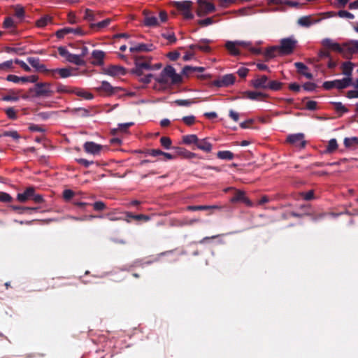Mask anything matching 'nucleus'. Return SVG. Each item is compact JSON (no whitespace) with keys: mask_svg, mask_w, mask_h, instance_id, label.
<instances>
[{"mask_svg":"<svg viewBox=\"0 0 358 358\" xmlns=\"http://www.w3.org/2000/svg\"><path fill=\"white\" fill-rule=\"evenodd\" d=\"M157 84L155 85L156 90H164L172 84L178 83L181 81V76L176 73V70L171 66L164 69L160 75L155 78Z\"/></svg>","mask_w":358,"mask_h":358,"instance_id":"nucleus-1","label":"nucleus"},{"mask_svg":"<svg viewBox=\"0 0 358 358\" xmlns=\"http://www.w3.org/2000/svg\"><path fill=\"white\" fill-rule=\"evenodd\" d=\"M296 43L297 41L294 37H289L282 39L279 46H273L266 50L265 53L266 59H269L275 57L277 52L281 55L291 54L295 48Z\"/></svg>","mask_w":358,"mask_h":358,"instance_id":"nucleus-2","label":"nucleus"},{"mask_svg":"<svg viewBox=\"0 0 358 358\" xmlns=\"http://www.w3.org/2000/svg\"><path fill=\"white\" fill-rule=\"evenodd\" d=\"M172 5L178 9L186 20H192L194 15L192 11L193 3L191 1H173Z\"/></svg>","mask_w":358,"mask_h":358,"instance_id":"nucleus-3","label":"nucleus"},{"mask_svg":"<svg viewBox=\"0 0 358 358\" xmlns=\"http://www.w3.org/2000/svg\"><path fill=\"white\" fill-rule=\"evenodd\" d=\"M30 92L36 97H49L54 93L50 83H38L30 89Z\"/></svg>","mask_w":358,"mask_h":358,"instance_id":"nucleus-4","label":"nucleus"},{"mask_svg":"<svg viewBox=\"0 0 358 358\" xmlns=\"http://www.w3.org/2000/svg\"><path fill=\"white\" fill-rule=\"evenodd\" d=\"M144 24L147 27L159 26L162 23L165 22L168 18L167 13L164 10L160 11L159 17L147 12H144Z\"/></svg>","mask_w":358,"mask_h":358,"instance_id":"nucleus-5","label":"nucleus"},{"mask_svg":"<svg viewBox=\"0 0 358 358\" xmlns=\"http://www.w3.org/2000/svg\"><path fill=\"white\" fill-rule=\"evenodd\" d=\"M196 3L198 4V7L196 13L199 17H203L214 12L216 9L214 4L207 0H196Z\"/></svg>","mask_w":358,"mask_h":358,"instance_id":"nucleus-6","label":"nucleus"},{"mask_svg":"<svg viewBox=\"0 0 358 358\" xmlns=\"http://www.w3.org/2000/svg\"><path fill=\"white\" fill-rule=\"evenodd\" d=\"M351 85V78H344L341 80H334L327 81L323 83V87L326 90L332 88L343 89Z\"/></svg>","mask_w":358,"mask_h":358,"instance_id":"nucleus-7","label":"nucleus"},{"mask_svg":"<svg viewBox=\"0 0 358 358\" xmlns=\"http://www.w3.org/2000/svg\"><path fill=\"white\" fill-rule=\"evenodd\" d=\"M59 54L64 57L68 62L75 64L76 65H80L83 64V59L82 56L78 55H73L70 53L68 50L64 47H59L58 48Z\"/></svg>","mask_w":358,"mask_h":358,"instance_id":"nucleus-8","label":"nucleus"},{"mask_svg":"<svg viewBox=\"0 0 358 358\" xmlns=\"http://www.w3.org/2000/svg\"><path fill=\"white\" fill-rule=\"evenodd\" d=\"M152 65L148 61H145L142 59H137L135 62V68L133 72L138 76H142L143 70H152Z\"/></svg>","mask_w":358,"mask_h":358,"instance_id":"nucleus-9","label":"nucleus"},{"mask_svg":"<svg viewBox=\"0 0 358 358\" xmlns=\"http://www.w3.org/2000/svg\"><path fill=\"white\" fill-rule=\"evenodd\" d=\"M85 151L92 155H98L101 153L104 146L92 141H87L83 145Z\"/></svg>","mask_w":358,"mask_h":358,"instance_id":"nucleus-10","label":"nucleus"},{"mask_svg":"<svg viewBox=\"0 0 358 358\" xmlns=\"http://www.w3.org/2000/svg\"><path fill=\"white\" fill-rule=\"evenodd\" d=\"M287 140L289 143L299 148H303L305 145L304 136L303 134L289 135Z\"/></svg>","mask_w":358,"mask_h":358,"instance_id":"nucleus-11","label":"nucleus"},{"mask_svg":"<svg viewBox=\"0 0 358 358\" xmlns=\"http://www.w3.org/2000/svg\"><path fill=\"white\" fill-rule=\"evenodd\" d=\"M235 78L232 74H227L214 81V85L217 87H227L234 83Z\"/></svg>","mask_w":358,"mask_h":358,"instance_id":"nucleus-12","label":"nucleus"},{"mask_svg":"<svg viewBox=\"0 0 358 358\" xmlns=\"http://www.w3.org/2000/svg\"><path fill=\"white\" fill-rule=\"evenodd\" d=\"M321 20L320 17H315L310 15L303 16L298 19L297 23L301 27H308L312 24L320 22Z\"/></svg>","mask_w":358,"mask_h":358,"instance_id":"nucleus-13","label":"nucleus"},{"mask_svg":"<svg viewBox=\"0 0 358 358\" xmlns=\"http://www.w3.org/2000/svg\"><path fill=\"white\" fill-rule=\"evenodd\" d=\"M322 44L324 47L329 48L334 51L344 53V48L341 46L338 43L334 42L330 38H324L322 41Z\"/></svg>","mask_w":358,"mask_h":358,"instance_id":"nucleus-14","label":"nucleus"},{"mask_svg":"<svg viewBox=\"0 0 358 358\" xmlns=\"http://www.w3.org/2000/svg\"><path fill=\"white\" fill-rule=\"evenodd\" d=\"M118 88L113 87L108 82L102 81L101 85L96 87L99 92L105 93L106 95H111L117 91Z\"/></svg>","mask_w":358,"mask_h":358,"instance_id":"nucleus-15","label":"nucleus"},{"mask_svg":"<svg viewBox=\"0 0 358 358\" xmlns=\"http://www.w3.org/2000/svg\"><path fill=\"white\" fill-rule=\"evenodd\" d=\"M104 73L110 76H122L125 74V69L121 66H110L106 68Z\"/></svg>","mask_w":358,"mask_h":358,"instance_id":"nucleus-16","label":"nucleus"},{"mask_svg":"<svg viewBox=\"0 0 358 358\" xmlns=\"http://www.w3.org/2000/svg\"><path fill=\"white\" fill-rule=\"evenodd\" d=\"M268 79L266 76H261L252 80V85L255 88L267 89Z\"/></svg>","mask_w":358,"mask_h":358,"instance_id":"nucleus-17","label":"nucleus"},{"mask_svg":"<svg viewBox=\"0 0 358 358\" xmlns=\"http://www.w3.org/2000/svg\"><path fill=\"white\" fill-rule=\"evenodd\" d=\"M28 62L37 71L41 72H48L50 71L45 67V66L41 63V61L38 58L36 57H29L27 59Z\"/></svg>","mask_w":358,"mask_h":358,"instance_id":"nucleus-18","label":"nucleus"},{"mask_svg":"<svg viewBox=\"0 0 358 358\" xmlns=\"http://www.w3.org/2000/svg\"><path fill=\"white\" fill-rule=\"evenodd\" d=\"M231 202L235 203L238 201H241L245 203L248 206H251L252 203L250 201V200L245 196L244 192H242L241 190L236 191V193L235 196L231 199Z\"/></svg>","mask_w":358,"mask_h":358,"instance_id":"nucleus-19","label":"nucleus"},{"mask_svg":"<svg viewBox=\"0 0 358 358\" xmlns=\"http://www.w3.org/2000/svg\"><path fill=\"white\" fill-rule=\"evenodd\" d=\"M198 149L206 152H210L212 150V145L206 138L199 139L196 143Z\"/></svg>","mask_w":358,"mask_h":358,"instance_id":"nucleus-20","label":"nucleus"},{"mask_svg":"<svg viewBox=\"0 0 358 358\" xmlns=\"http://www.w3.org/2000/svg\"><path fill=\"white\" fill-rule=\"evenodd\" d=\"M226 48L230 52L231 55L234 56H237L241 54V52L238 49V45L236 43V41H228L225 44Z\"/></svg>","mask_w":358,"mask_h":358,"instance_id":"nucleus-21","label":"nucleus"},{"mask_svg":"<svg viewBox=\"0 0 358 358\" xmlns=\"http://www.w3.org/2000/svg\"><path fill=\"white\" fill-rule=\"evenodd\" d=\"M33 193H34V189L29 187L23 193L17 194V200L20 202H25L28 199H31Z\"/></svg>","mask_w":358,"mask_h":358,"instance_id":"nucleus-22","label":"nucleus"},{"mask_svg":"<svg viewBox=\"0 0 358 358\" xmlns=\"http://www.w3.org/2000/svg\"><path fill=\"white\" fill-rule=\"evenodd\" d=\"M344 52L348 51L350 53L358 52V41H351L343 45Z\"/></svg>","mask_w":358,"mask_h":358,"instance_id":"nucleus-23","label":"nucleus"},{"mask_svg":"<svg viewBox=\"0 0 358 358\" xmlns=\"http://www.w3.org/2000/svg\"><path fill=\"white\" fill-rule=\"evenodd\" d=\"M92 56L94 59L92 63L95 65H101L103 63L105 53L101 50H94L92 53Z\"/></svg>","mask_w":358,"mask_h":358,"instance_id":"nucleus-24","label":"nucleus"},{"mask_svg":"<svg viewBox=\"0 0 358 358\" xmlns=\"http://www.w3.org/2000/svg\"><path fill=\"white\" fill-rule=\"evenodd\" d=\"M294 65L298 71L301 74L303 75L306 78L308 79H311L313 78L312 73L308 72V67L305 64L301 62H296Z\"/></svg>","mask_w":358,"mask_h":358,"instance_id":"nucleus-25","label":"nucleus"},{"mask_svg":"<svg viewBox=\"0 0 358 358\" xmlns=\"http://www.w3.org/2000/svg\"><path fill=\"white\" fill-rule=\"evenodd\" d=\"M152 45H148L146 44L141 43L131 46L129 48L130 52H147L152 50Z\"/></svg>","mask_w":358,"mask_h":358,"instance_id":"nucleus-26","label":"nucleus"},{"mask_svg":"<svg viewBox=\"0 0 358 358\" xmlns=\"http://www.w3.org/2000/svg\"><path fill=\"white\" fill-rule=\"evenodd\" d=\"M72 94H75L77 96L87 100L92 99L93 98V95L91 93L80 88H73Z\"/></svg>","mask_w":358,"mask_h":358,"instance_id":"nucleus-27","label":"nucleus"},{"mask_svg":"<svg viewBox=\"0 0 358 358\" xmlns=\"http://www.w3.org/2000/svg\"><path fill=\"white\" fill-rule=\"evenodd\" d=\"M52 73H58L61 78H66L72 75L71 69L68 68L56 69L50 71Z\"/></svg>","mask_w":358,"mask_h":358,"instance_id":"nucleus-28","label":"nucleus"},{"mask_svg":"<svg viewBox=\"0 0 358 358\" xmlns=\"http://www.w3.org/2000/svg\"><path fill=\"white\" fill-rule=\"evenodd\" d=\"M198 137L195 134L185 135L182 136V143L186 145L194 144L196 145Z\"/></svg>","mask_w":358,"mask_h":358,"instance_id":"nucleus-29","label":"nucleus"},{"mask_svg":"<svg viewBox=\"0 0 358 358\" xmlns=\"http://www.w3.org/2000/svg\"><path fill=\"white\" fill-rule=\"evenodd\" d=\"M353 66L354 64L350 62H345L343 64V73L347 76L346 78H351Z\"/></svg>","mask_w":358,"mask_h":358,"instance_id":"nucleus-30","label":"nucleus"},{"mask_svg":"<svg viewBox=\"0 0 358 358\" xmlns=\"http://www.w3.org/2000/svg\"><path fill=\"white\" fill-rule=\"evenodd\" d=\"M52 18L48 15L43 16L38 20L36 24L38 27L43 28L51 22Z\"/></svg>","mask_w":358,"mask_h":358,"instance_id":"nucleus-31","label":"nucleus"},{"mask_svg":"<svg viewBox=\"0 0 358 358\" xmlns=\"http://www.w3.org/2000/svg\"><path fill=\"white\" fill-rule=\"evenodd\" d=\"M217 156L221 159L231 160L234 158V154L228 150L220 151L217 152Z\"/></svg>","mask_w":358,"mask_h":358,"instance_id":"nucleus-32","label":"nucleus"},{"mask_svg":"<svg viewBox=\"0 0 358 358\" xmlns=\"http://www.w3.org/2000/svg\"><path fill=\"white\" fill-rule=\"evenodd\" d=\"M344 145L346 148H352L358 145V138L350 137L344 139Z\"/></svg>","mask_w":358,"mask_h":358,"instance_id":"nucleus-33","label":"nucleus"},{"mask_svg":"<svg viewBox=\"0 0 358 358\" xmlns=\"http://www.w3.org/2000/svg\"><path fill=\"white\" fill-rule=\"evenodd\" d=\"M111 20L109 18H107L101 22H99L98 23L92 24L91 27L93 29H96L98 30L103 29L104 27H106L110 23Z\"/></svg>","mask_w":358,"mask_h":358,"instance_id":"nucleus-34","label":"nucleus"},{"mask_svg":"<svg viewBox=\"0 0 358 358\" xmlns=\"http://www.w3.org/2000/svg\"><path fill=\"white\" fill-rule=\"evenodd\" d=\"M13 68V60H8L0 64V71H6Z\"/></svg>","mask_w":358,"mask_h":358,"instance_id":"nucleus-35","label":"nucleus"},{"mask_svg":"<svg viewBox=\"0 0 358 358\" xmlns=\"http://www.w3.org/2000/svg\"><path fill=\"white\" fill-rule=\"evenodd\" d=\"M57 92L59 93L72 94L73 88H71L69 86L59 84L57 87Z\"/></svg>","mask_w":358,"mask_h":358,"instance_id":"nucleus-36","label":"nucleus"},{"mask_svg":"<svg viewBox=\"0 0 358 358\" xmlns=\"http://www.w3.org/2000/svg\"><path fill=\"white\" fill-rule=\"evenodd\" d=\"M282 84L281 83L276 81V80H272L269 81L268 83V87L267 89H270L272 90H278L281 88Z\"/></svg>","mask_w":358,"mask_h":358,"instance_id":"nucleus-37","label":"nucleus"},{"mask_svg":"<svg viewBox=\"0 0 358 358\" xmlns=\"http://www.w3.org/2000/svg\"><path fill=\"white\" fill-rule=\"evenodd\" d=\"M237 13L239 15L244 16L252 15L255 12L253 10V8L252 7H246L239 9L238 10H237Z\"/></svg>","mask_w":358,"mask_h":358,"instance_id":"nucleus-38","label":"nucleus"},{"mask_svg":"<svg viewBox=\"0 0 358 358\" xmlns=\"http://www.w3.org/2000/svg\"><path fill=\"white\" fill-rule=\"evenodd\" d=\"M337 147L338 144L336 140L333 138L329 141L327 150L329 152H331L334 151L337 148Z\"/></svg>","mask_w":358,"mask_h":358,"instance_id":"nucleus-39","label":"nucleus"},{"mask_svg":"<svg viewBox=\"0 0 358 358\" xmlns=\"http://www.w3.org/2000/svg\"><path fill=\"white\" fill-rule=\"evenodd\" d=\"M334 105V108L336 110L337 112H339L341 113H344L348 111V109L345 108L344 105H343L341 102H334L333 103Z\"/></svg>","mask_w":358,"mask_h":358,"instance_id":"nucleus-40","label":"nucleus"},{"mask_svg":"<svg viewBox=\"0 0 358 358\" xmlns=\"http://www.w3.org/2000/svg\"><path fill=\"white\" fill-rule=\"evenodd\" d=\"M162 145L166 149H169L171 145V140L169 137L163 136L160 139Z\"/></svg>","mask_w":358,"mask_h":358,"instance_id":"nucleus-41","label":"nucleus"},{"mask_svg":"<svg viewBox=\"0 0 358 358\" xmlns=\"http://www.w3.org/2000/svg\"><path fill=\"white\" fill-rule=\"evenodd\" d=\"M66 29L68 30V34L73 33L76 35H80V36L85 34V31L80 27H77V28L66 27Z\"/></svg>","mask_w":358,"mask_h":358,"instance_id":"nucleus-42","label":"nucleus"},{"mask_svg":"<svg viewBox=\"0 0 358 358\" xmlns=\"http://www.w3.org/2000/svg\"><path fill=\"white\" fill-rule=\"evenodd\" d=\"M215 22L212 17H207L204 20H200L198 21V24L202 27H206L212 24Z\"/></svg>","mask_w":358,"mask_h":358,"instance_id":"nucleus-43","label":"nucleus"},{"mask_svg":"<svg viewBox=\"0 0 358 358\" xmlns=\"http://www.w3.org/2000/svg\"><path fill=\"white\" fill-rule=\"evenodd\" d=\"M182 120L184 123L188 126H190L195 122V117L194 115L185 116Z\"/></svg>","mask_w":358,"mask_h":358,"instance_id":"nucleus-44","label":"nucleus"},{"mask_svg":"<svg viewBox=\"0 0 358 358\" xmlns=\"http://www.w3.org/2000/svg\"><path fill=\"white\" fill-rule=\"evenodd\" d=\"M338 15L342 18L353 19L354 15L347 10H340L338 13Z\"/></svg>","mask_w":358,"mask_h":358,"instance_id":"nucleus-45","label":"nucleus"},{"mask_svg":"<svg viewBox=\"0 0 358 358\" xmlns=\"http://www.w3.org/2000/svg\"><path fill=\"white\" fill-rule=\"evenodd\" d=\"M3 27L6 29L13 28L15 27L14 20L10 17H8V18L5 19V20L3 22Z\"/></svg>","mask_w":358,"mask_h":358,"instance_id":"nucleus-46","label":"nucleus"},{"mask_svg":"<svg viewBox=\"0 0 358 358\" xmlns=\"http://www.w3.org/2000/svg\"><path fill=\"white\" fill-rule=\"evenodd\" d=\"M246 94L248 98L252 100L257 99L259 97L262 96V94L261 92H248Z\"/></svg>","mask_w":358,"mask_h":358,"instance_id":"nucleus-47","label":"nucleus"},{"mask_svg":"<svg viewBox=\"0 0 358 358\" xmlns=\"http://www.w3.org/2000/svg\"><path fill=\"white\" fill-rule=\"evenodd\" d=\"M1 136H10L14 139H18L20 138L16 131H5L1 134Z\"/></svg>","mask_w":358,"mask_h":358,"instance_id":"nucleus-48","label":"nucleus"},{"mask_svg":"<svg viewBox=\"0 0 358 358\" xmlns=\"http://www.w3.org/2000/svg\"><path fill=\"white\" fill-rule=\"evenodd\" d=\"M12 200V197L7 193L0 192V201L1 202H10Z\"/></svg>","mask_w":358,"mask_h":358,"instance_id":"nucleus-49","label":"nucleus"},{"mask_svg":"<svg viewBox=\"0 0 358 358\" xmlns=\"http://www.w3.org/2000/svg\"><path fill=\"white\" fill-rule=\"evenodd\" d=\"M15 62L19 64L24 71H30V67L24 62L19 59H15Z\"/></svg>","mask_w":358,"mask_h":358,"instance_id":"nucleus-50","label":"nucleus"},{"mask_svg":"<svg viewBox=\"0 0 358 358\" xmlns=\"http://www.w3.org/2000/svg\"><path fill=\"white\" fill-rule=\"evenodd\" d=\"M236 43L238 45V47H243L248 49L250 47L251 43L250 41H235Z\"/></svg>","mask_w":358,"mask_h":358,"instance_id":"nucleus-51","label":"nucleus"},{"mask_svg":"<svg viewBox=\"0 0 358 358\" xmlns=\"http://www.w3.org/2000/svg\"><path fill=\"white\" fill-rule=\"evenodd\" d=\"M306 107L308 110H315L317 108V102L315 101H308L306 103Z\"/></svg>","mask_w":358,"mask_h":358,"instance_id":"nucleus-52","label":"nucleus"},{"mask_svg":"<svg viewBox=\"0 0 358 358\" xmlns=\"http://www.w3.org/2000/svg\"><path fill=\"white\" fill-rule=\"evenodd\" d=\"M176 103L178 105V106H189L191 105V103H192L191 101L189 100H186V99H179V100H176Z\"/></svg>","mask_w":358,"mask_h":358,"instance_id":"nucleus-53","label":"nucleus"},{"mask_svg":"<svg viewBox=\"0 0 358 358\" xmlns=\"http://www.w3.org/2000/svg\"><path fill=\"white\" fill-rule=\"evenodd\" d=\"M85 19L88 21H93L94 19V13L92 10L87 9L85 10Z\"/></svg>","mask_w":358,"mask_h":358,"instance_id":"nucleus-54","label":"nucleus"},{"mask_svg":"<svg viewBox=\"0 0 358 358\" xmlns=\"http://www.w3.org/2000/svg\"><path fill=\"white\" fill-rule=\"evenodd\" d=\"M132 124H133L132 122L119 124L117 129L120 130V131H125Z\"/></svg>","mask_w":358,"mask_h":358,"instance_id":"nucleus-55","label":"nucleus"},{"mask_svg":"<svg viewBox=\"0 0 358 358\" xmlns=\"http://www.w3.org/2000/svg\"><path fill=\"white\" fill-rule=\"evenodd\" d=\"M208 208L210 207L207 206H190L187 207V209L191 210H206Z\"/></svg>","mask_w":358,"mask_h":358,"instance_id":"nucleus-56","label":"nucleus"},{"mask_svg":"<svg viewBox=\"0 0 358 358\" xmlns=\"http://www.w3.org/2000/svg\"><path fill=\"white\" fill-rule=\"evenodd\" d=\"M7 115L8 117L11 119H15L16 118V113L15 110L13 108H9L6 109V110Z\"/></svg>","mask_w":358,"mask_h":358,"instance_id":"nucleus-57","label":"nucleus"},{"mask_svg":"<svg viewBox=\"0 0 358 358\" xmlns=\"http://www.w3.org/2000/svg\"><path fill=\"white\" fill-rule=\"evenodd\" d=\"M24 9L22 8V7H16L15 8V15L17 17H22L24 16Z\"/></svg>","mask_w":358,"mask_h":358,"instance_id":"nucleus-58","label":"nucleus"},{"mask_svg":"<svg viewBox=\"0 0 358 358\" xmlns=\"http://www.w3.org/2000/svg\"><path fill=\"white\" fill-rule=\"evenodd\" d=\"M346 96L349 99L358 98V90H350Z\"/></svg>","mask_w":358,"mask_h":358,"instance_id":"nucleus-59","label":"nucleus"},{"mask_svg":"<svg viewBox=\"0 0 358 358\" xmlns=\"http://www.w3.org/2000/svg\"><path fill=\"white\" fill-rule=\"evenodd\" d=\"M303 88L306 91H313L315 89V85L312 83H306L303 85Z\"/></svg>","mask_w":358,"mask_h":358,"instance_id":"nucleus-60","label":"nucleus"},{"mask_svg":"<svg viewBox=\"0 0 358 358\" xmlns=\"http://www.w3.org/2000/svg\"><path fill=\"white\" fill-rule=\"evenodd\" d=\"M163 36L171 43H175L176 41V38L173 34H164Z\"/></svg>","mask_w":358,"mask_h":358,"instance_id":"nucleus-61","label":"nucleus"},{"mask_svg":"<svg viewBox=\"0 0 358 358\" xmlns=\"http://www.w3.org/2000/svg\"><path fill=\"white\" fill-rule=\"evenodd\" d=\"M94 208L96 210H101L105 208V204L101 201H97L94 203Z\"/></svg>","mask_w":358,"mask_h":358,"instance_id":"nucleus-62","label":"nucleus"},{"mask_svg":"<svg viewBox=\"0 0 358 358\" xmlns=\"http://www.w3.org/2000/svg\"><path fill=\"white\" fill-rule=\"evenodd\" d=\"M153 77L152 74H148L144 76H142L140 78V80L143 83H149L151 81L152 78Z\"/></svg>","mask_w":358,"mask_h":358,"instance_id":"nucleus-63","label":"nucleus"},{"mask_svg":"<svg viewBox=\"0 0 358 358\" xmlns=\"http://www.w3.org/2000/svg\"><path fill=\"white\" fill-rule=\"evenodd\" d=\"M168 57L171 60L175 61L180 57L178 52H171L168 54Z\"/></svg>","mask_w":358,"mask_h":358,"instance_id":"nucleus-64","label":"nucleus"}]
</instances>
